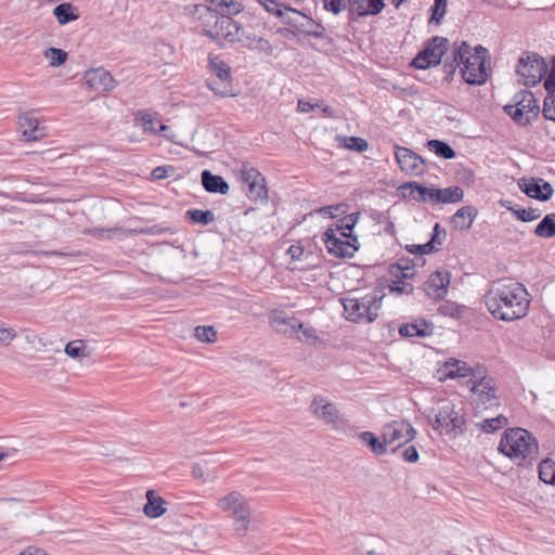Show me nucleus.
Segmentation results:
<instances>
[{
  "instance_id": "f257e3e1",
  "label": "nucleus",
  "mask_w": 555,
  "mask_h": 555,
  "mask_svg": "<svg viewBox=\"0 0 555 555\" xmlns=\"http://www.w3.org/2000/svg\"><path fill=\"white\" fill-rule=\"evenodd\" d=\"M485 304L495 319L511 322L527 315L530 295L521 283L501 280L487 292Z\"/></svg>"
},
{
  "instance_id": "f03ea898",
  "label": "nucleus",
  "mask_w": 555,
  "mask_h": 555,
  "mask_svg": "<svg viewBox=\"0 0 555 555\" xmlns=\"http://www.w3.org/2000/svg\"><path fill=\"white\" fill-rule=\"evenodd\" d=\"M453 60L461 66V75L468 85H483L490 73V55L486 48L478 44L474 49L465 42L453 43Z\"/></svg>"
},
{
  "instance_id": "7ed1b4c3",
  "label": "nucleus",
  "mask_w": 555,
  "mask_h": 555,
  "mask_svg": "<svg viewBox=\"0 0 555 555\" xmlns=\"http://www.w3.org/2000/svg\"><path fill=\"white\" fill-rule=\"evenodd\" d=\"M498 450L517 465L522 466L530 465L539 455L537 439L520 427L506 429L501 437Z\"/></svg>"
},
{
  "instance_id": "20e7f679",
  "label": "nucleus",
  "mask_w": 555,
  "mask_h": 555,
  "mask_svg": "<svg viewBox=\"0 0 555 555\" xmlns=\"http://www.w3.org/2000/svg\"><path fill=\"white\" fill-rule=\"evenodd\" d=\"M383 296L369 293L362 297H345L341 299L346 318L356 323H372L378 317Z\"/></svg>"
},
{
  "instance_id": "39448f33",
  "label": "nucleus",
  "mask_w": 555,
  "mask_h": 555,
  "mask_svg": "<svg viewBox=\"0 0 555 555\" xmlns=\"http://www.w3.org/2000/svg\"><path fill=\"white\" fill-rule=\"evenodd\" d=\"M505 113L519 126H526L539 115V105L531 91L522 90L513 98V103L504 106Z\"/></svg>"
},
{
  "instance_id": "423d86ee",
  "label": "nucleus",
  "mask_w": 555,
  "mask_h": 555,
  "mask_svg": "<svg viewBox=\"0 0 555 555\" xmlns=\"http://www.w3.org/2000/svg\"><path fill=\"white\" fill-rule=\"evenodd\" d=\"M218 507L223 512H230L234 518V530L242 537L245 535L250 520V509L241 493L233 491L221 498Z\"/></svg>"
},
{
  "instance_id": "0eeeda50",
  "label": "nucleus",
  "mask_w": 555,
  "mask_h": 555,
  "mask_svg": "<svg viewBox=\"0 0 555 555\" xmlns=\"http://www.w3.org/2000/svg\"><path fill=\"white\" fill-rule=\"evenodd\" d=\"M547 64L543 57L537 53H524L516 67L517 75L521 78L522 83L527 87L538 85L545 76Z\"/></svg>"
},
{
  "instance_id": "6e6552de",
  "label": "nucleus",
  "mask_w": 555,
  "mask_h": 555,
  "mask_svg": "<svg viewBox=\"0 0 555 555\" xmlns=\"http://www.w3.org/2000/svg\"><path fill=\"white\" fill-rule=\"evenodd\" d=\"M433 428L440 433L446 434L452 438L457 437L465 430V418L455 410L451 403L442 405L435 416Z\"/></svg>"
},
{
  "instance_id": "1a4fd4ad",
  "label": "nucleus",
  "mask_w": 555,
  "mask_h": 555,
  "mask_svg": "<svg viewBox=\"0 0 555 555\" xmlns=\"http://www.w3.org/2000/svg\"><path fill=\"white\" fill-rule=\"evenodd\" d=\"M449 41L447 38L435 36L413 59L412 66L418 69H426L440 64L442 56L448 51Z\"/></svg>"
},
{
  "instance_id": "9d476101",
  "label": "nucleus",
  "mask_w": 555,
  "mask_h": 555,
  "mask_svg": "<svg viewBox=\"0 0 555 555\" xmlns=\"http://www.w3.org/2000/svg\"><path fill=\"white\" fill-rule=\"evenodd\" d=\"M285 10L286 13L282 22L295 31L318 39L324 37L325 28L321 23L291 7L285 8Z\"/></svg>"
},
{
  "instance_id": "9b49d317",
  "label": "nucleus",
  "mask_w": 555,
  "mask_h": 555,
  "mask_svg": "<svg viewBox=\"0 0 555 555\" xmlns=\"http://www.w3.org/2000/svg\"><path fill=\"white\" fill-rule=\"evenodd\" d=\"M322 240L327 253L336 258H351L359 249L358 237L352 240L340 237L336 235V230L333 228H328L323 233Z\"/></svg>"
},
{
  "instance_id": "f8f14e48",
  "label": "nucleus",
  "mask_w": 555,
  "mask_h": 555,
  "mask_svg": "<svg viewBox=\"0 0 555 555\" xmlns=\"http://www.w3.org/2000/svg\"><path fill=\"white\" fill-rule=\"evenodd\" d=\"M415 434V429L406 422H392L383 429V438L387 448L391 447V452L411 441Z\"/></svg>"
},
{
  "instance_id": "ddd939ff",
  "label": "nucleus",
  "mask_w": 555,
  "mask_h": 555,
  "mask_svg": "<svg viewBox=\"0 0 555 555\" xmlns=\"http://www.w3.org/2000/svg\"><path fill=\"white\" fill-rule=\"evenodd\" d=\"M479 370L477 378L472 383V391L476 395V402L485 409L498 406L499 400L495 396L494 383L491 378L486 377L485 369Z\"/></svg>"
},
{
  "instance_id": "4468645a",
  "label": "nucleus",
  "mask_w": 555,
  "mask_h": 555,
  "mask_svg": "<svg viewBox=\"0 0 555 555\" xmlns=\"http://www.w3.org/2000/svg\"><path fill=\"white\" fill-rule=\"evenodd\" d=\"M311 413L325 424L332 425L334 428L343 427L346 421L340 415L334 403L322 396H315L310 404Z\"/></svg>"
},
{
  "instance_id": "2eb2a0df",
  "label": "nucleus",
  "mask_w": 555,
  "mask_h": 555,
  "mask_svg": "<svg viewBox=\"0 0 555 555\" xmlns=\"http://www.w3.org/2000/svg\"><path fill=\"white\" fill-rule=\"evenodd\" d=\"M240 24L228 15L221 14L219 21H216V26L212 28H205L204 35L216 42L225 40L230 43H235V40H240Z\"/></svg>"
},
{
  "instance_id": "dca6fc26",
  "label": "nucleus",
  "mask_w": 555,
  "mask_h": 555,
  "mask_svg": "<svg viewBox=\"0 0 555 555\" xmlns=\"http://www.w3.org/2000/svg\"><path fill=\"white\" fill-rule=\"evenodd\" d=\"M395 156L401 169L410 176H421L424 172V159L412 150L396 145Z\"/></svg>"
},
{
  "instance_id": "f3484780",
  "label": "nucleus",
  "mask_w": 555,
  "mask_h": 555,
  "mask_svg": "<svg viewBox=\"0 0 555 555\" xmlns=\"http://www.w3.org/2000/svg\"><path fill=\"white\" fill-rule=\"evenodd\" d=\"M134 125L141 127L144 133L158 134L172 140V137L167 133L169 127L162 122L159 115L150 109H141L135 114Z\"/></svg>"
},
{
  "instance_id": "a211bd4d",
  "label": "nucleus",
  "mask_w": 555,
  "mask_h": 555,
  "mask_svg": "<svg viewBox=\"0 0 555 555\" xmlns=\"http://www.w3.org/2000/svg\"><path fill=\"white\" fill-rule=\"evenodd\" d=\"M18 127L23 139L27 142L39 141L47 135V128L31 111L18 116Z\"/></svg>"
},
{
  "instance_id": "6ab92c4d",
  "label": "nucleus",
  "mask_w": 555,
  "mask_h": 555,
  "mask_svg": "<svg viewBox=\"0 0 555 555\" xmlns=\"http://www.w3.org/2000/svg\"><path fill=\"white\" fill-rule=\"evenodd\" d=\"M451 275L447 270L433 272L424 283V292L433 299H443L448 294Z\"/></svg>"
},
{
  "instance_id": "aec40b11",
  "label": "nucleus",
  "mask_w": 555,
  "mask_h": 555,
  "mask_svg": "<svg viewBox=\"0 0 555 555\" xmlns=\"http://www.w3.org/2000/svg\"><path fill=\"white\" fill-rule=\"evenodd\" d=\"M518 185L527 196L542 202L550 199L554 192L552 185L543 179L524 178Z\"/></svg>"
},
{
  "instance_id": "412c9836",
  "label": "nucleus",
  "mask_w": 555,
  "mask_h": 555,
  "mask_svg": "<svg viewBox=\"0 0 555 555\" xmlns=\"http://www.w3.org/2000/svg\"><path fill=\"white\" fill-rule=\"evenodd\" d=\"M85 78L87 85L99 92L112 91L117 87V81L111 73L101 67L88 70Z\"/></svg>"
},
{
  "instance_id": "4be33fe9",
  "label": "nucleus",
  "mask_w": 555,
  "mask_h": 555,
  "mask_svg": "<svg viewBox=\"0 0 555 555\" xmlns=\"http://www.w3.org/2000/svg\"><path fill=\"white\" fill-rule=\"evenodd\" d=\"M482 366L470 367L465 362L451 359L447 361L443 365L442 373L444 378H455V377H470L469 382L473 383L475 378H477L478 373Z\"/></svg>"
},
{
  "instance_id": "5701e85b",
  "label": "nucleus",
  "mask_w": 555,
  "mask_h": 555,
  "mask_svg": "<svg viewBox=\"0 0 555 555\" xmlns=\"http://www.w3.org/2000/svg\"><path fill=\"white\" fill-rule=\"evenodd\" d=\"M399 334L406 338H426L434 334V325L423 318L415 319L399 327Z\"/></svg>"
},
{
  "instance_id": "b1692460",
  "label": "nucleus",
  "mask_w": 555,
  "mask_h": 555,
  "mask_svg": "<svg viewBox=\"0 0 555 555\" xmlns=\"http://www.w3.org/2000/svg\"><path fill=\"white\" fill-rule=\"evenodd\" d=\"M477 209L473 206L461 207L451 218V225L455 230L466 231L472 228L477 217Z\"/></svg>"
},
{
  "instance_id": "393cba45",
  "label": "nucleus",
  "mask_w": 555,
  "mask_h": 555,
  "mask_svg": "<svg viewBox=\"0 0 555 555\" xmlns=\"http://www.w3.org/2000/svg\"><path fill=\"white\" fill-rule=\"evenodd\" d=\"M202 184L209 193L227 194L229 184L221 176L212 175L209 170H204L201 175Z\"/></svg>"
},
{
  "instance_id": "a878e982",
  "label": "nucleus",
  "mask_w": 555,
  "mask_h": 555,
  "mask_svg": "<svg viewBox=\"0 0 555 555\" xmlns=\"http://www.w3.org/2000/svg\"><path fill=\"white\" fill-rule=\"evenodd\" d=\"M147 502L144 505L143 512L150 518H157L164 515L167 511L166 502L162 496L155 495L153 490L146 492Z\"/></svg>"
},
{
  "instance_id": "bb28decb",
  "label": "nucleus",
  "mask_w": 555,
  "mask_h": 555,
  "mask_svg": "<svg viewBox=\"0 0 555 555\" xmlns=\"http://www.w3.org/2000/svg\"><path fill=\"white\" fill-rule=\"evenodd\" d=\"M208 67L210 72L222 82L231 80L230 66L218 55H209Z\"/></svg>"
},
{
  "instance_id": "cd10ccee",
  "label": "nucleus",
  "mask_w": 555,
  "mask_h": 555,
  "mask_svg": "<svg viewBox=\"0 0 555 555\" xmlns=\"http://www.w3.org/2000/svg\"><path fill=\"white\" fill-rule=\"evenodd\" d=\"M390 274L395 279H412L416 274L415 263L409 258H400L390 267Z\"/></svg>"
},
{
  "instance_id": "c85d7f7f",
  "label": "nucleus",
  "mask_w": 555,
  "mask_h": 555,
  "mask_svg": "<svg viewBox=\"0 0 555 555\" xmlns=\"http://www.w3.org/2000/svg\"><path fill=\"white\" fill-rule=\"evenodd\" d=\"M357 221L358 215L350 214L337 220L331 228L336 230V235L339 234L340 237L352 240V237H357L356 235H352V230Z\"/></svg>"
},
{
  "instance_id": "c756f323",
  "label": "nucleus",
  "mask_w": 555,
  "mask_h": 555,
  "mask_svg": "<svg viewBox=\"0 0 555 555\" xmlns=\"http://www.w3.org/2000/svg\"><path fill=\"white\" fill-rule=\"evenodd\" d=\"M53 15L60 25H65L79 18L77 8L70 2H64L56 5L53 9Z\"/></svg>"
},
{
  "instance_id": "7c9ffc66",
  "label": "nucleus",
  "mask_w": 555,
  "mask_h": 555,
  "mask_svg": "<svg viewBox=\"0 0 555 555\" xmlns=\"http://www.w3.org/2000/svg\"><path fill=\"white\" fill-rule=\"evenodd\" d=\"M436 204H454L464 197V191L460 186H451L446 189H437L435 191Z\"/></svg>"
},
{
  "instance_id": "2f4dec72",
  "label": "nucleus",
  "mask_w": 555,
  "mask_h": 555,
  "mask_svg": "<svg viewBox=\"0 0 555 555\" xmlns=\"http://www.w3.org/2000/svg\"><path fill=\"white\" fill-rule=\"evenodd\" d=\"M246 194L250 201L266 202L268 199L267 181L263 176L247 185Z\"/></svg>"
},
{
  "instance_id": "473e14b6",
  "label": "nucleus",
  "mask_w": 555,
  "mask_h": 555,
  "mask_svg": "<svg viewBox=\"0 0 555 555\" xmlns=\"http://www.w3.org/2000/svg\"><path fill=\"white\" fill-rule=\"evenodd\" d=\"M359 438L361 439L362 443L370 448V450L375 455H383L386 454L388 451V448L385 443L384 438L380 440L378 437H376L371 431H362L359 435Z\"/></svg>"
},
{
  "instance_id": "72a5a7b5",
  "label": "nucleus",
  "mask_w": 555,
  "mask_h": 555,
  "mask_svg": "<svg viewBox=\"0 0 555 555\" xmlns=\"http://www.w3.org/2000/svg\"><path fill=\"white\" fill-rule=\"evenodd\" d=\"M402 189H411L413 191H416L418 196L414 197V199H416L417 202L436 204V188L424 186L418 182H408L404 185H402Z\"/></svg>"
},
{
  "instance_id": "f704fd0d",
  "label": "nucleus",
  "mask_w": 555,
  "mask_h": 555,
  "mask_svg": "<svg viewBox=\"0 0 555 555\" xmlns=\"http://www.w3.org/2000/svg\"><path fill=\"white\" fill-rule=\"evenodd\" d=\"M502 206L511 211L518 220L522 222H530L537 220L541 216V210L538 208H515L512 203L506 201L502 202Z\"/></svg>"
},
{
  "instance_id": "c9c22d12",
  "label": "nucleus",
  "mask_w": 555,
  "mask_h": 555,
  "mask_svg": "<svg viewBox=\"0 0 555 555\" xmlns=\"http://www.w3.org/2000/svg\"><path fill=\"white\" fill-rule=\"evenodd\" d=\"M534 234L543 238L555 236V214L546 215L535 227Z\"/></svg>"
},
{
  "instance_id": "e433bc0d",
  "label": "nucleus",
  "mask_w": 555,
  "mask_h": 555,
  "mask_svg": "<svg viewBox=\"0 0 555 555\" xmlns=\"http://www.w3.org/2000/svg\"><path fill=\"white\" fill-rule=\"evenodd\" d=\"M196 11L198 12V20L201 21V25L203 26V30L205 28H212L216 26V21H219L221 14L218 11L212 10L211 8L205 5H197Z\"/></svg>"
},
{
  "instance_id": "4c0bfd02",
  "label": "nucleus",
  "mask_w": 555,
  "mask_h": 555,
  "mask_svg": "<svg viewBox=\"0 0 555 555\" xmlns=\"http://www.w3.org/2000/svg\"><path fill=\"white\" fill-rule=\"evenodd\" d=\"M427 147L443 159H452L456 155L455 151L444 141L436 139L429 140L427 141Z\"/></svg>"
},
{
  "instance_id": "58836bf2",
  "label": "nucleus",
  "mask_w": 555,
  "mask_h": 555,
  "mask_svg": "<svg viewBox=\"0 0 555 555\" xmlns=\"http://www.w3.org/2000/svg\"><path fill=\"white\" fill-rule=\"evenodd\" d=\"M539 478L548 485H555V461L545 459L539 464Z\"/></svg>"
},
{
  "instance_id": "ea45409f",
  "label": "nucleus",
  "mask_w": 555,
  "mask_h": 555,
  "mask_svg": "<svg viewBox=\"0 0 555 555\" xmlns=\"http://www.w3.org/2000/svg\"><path fill=\"white\" fill-rule=\"evenodd\" d=\"M508 424L507 417L498 415L496 417L486 418L478 423L477 426L487 434H493Z\"/></svg>"
},
{
  "instance_id": "a19ab883",
  "label": "nucleus",
  "mask_w": 555,
  "mask_h": 555,
  "mask_svg": "<svg viewBox=\"0 0 555 555\" xmlns=\"http://www.w3.org/2000/svg\"><path fill=\"white\" fill-rule=\"evenodd\" d=\"M185 217L193 223L207 225L215 220V214L211 210L189 209L185 211Z\"/></svg>"
},
{
  "instance_id": "79ce46f5",
  "label": "nucleus",
  "mask_w": 555,
  "mask_h": 555,
  "mask_svg": "<svg viewBox=\"0 0 555 555\" xmlns=\"http://www.w3.org/2000/svg\"><path fill=\"white\" fill-rule=\"evenodd\" d=\"M464 310V306L447 300L438 307L437 311L440 315L460 319L462 318Z\"/></svg>"
},
{
  "instance_id": "37998d69",
  "label": "nucleus",
  "mask_w": 555,
  "mask_h": 555,
  "mask_svg": "<svg viewBox=\"0 0 555 555\" xmlns=\"http://www.w3.org/2000/svg\"><path fill=\"white\" fill-rule=\"evenodd\" d=\"M241 180L244 184L248 185L255 180H259L263 176L258 169L248 163H243L240 169Z\"/></svg>"
},
{
  "instance_id": "c03bdc74",
  "label": "nucleus",
  "mask_w": 555,
  "mask_h": 555,
  "mask_svg": "<svg viewBox=\"0 0 555 555\" xmlns=\"http://www.w3.org/2000/svg\"><path fill=\"white\" fill-rule=\"evenodd\" d=\"M44 55L49 60V64L54 67L64 64L68 56L66 51L57 48L47 49Z\"/></svg>"
},
{
  "instance_id": "a18cd8bd",
  "label": "nucleus",
  "mask_w": 555,
  "mask_h": 555,
  "mask_svg": "<svg viewBox=\"0 0 555 555\" xmlns=\"http://www.w3.org/2000/svg\"><path fill=\"white\" fill-rule=\"evenodd\" d=\"M259 4H261L267 12L281 17L282 21L284 20L286 10V5L278 2L276 0H256Z\"/></svg>"
},
{
  "instance_id": "49530a36",
  "label": "nucleus",
  "mask_w": 555,
  "mask_h": 555,
  "mask_svg": "<svg viewBox=\"0 0 555 555\" xmlns=\"http://www.w3.org/2000/svg\"><path fill=\"white\" fill-rule=\"evenodd\" d=\"M348 13H349L350 21H356L357 17H363L366 15H377L378 14V13H373V11L371 9L370 0H367V2H365L364 4L362 3L360 5L348 7Z\"/></svg>"
},
{
  "instance_id": "de8ad7c7",
  "label": "nucleus",
  "mask_w": 555,
  "mask_h": 555,
  "mask_svg": "<svg viewBox=\"0 0 555 555\" xmlns=\"http://www.w3.org/2000/svg\"><path fill=\"white\" fill-rule=\"evenodd\" d=\"M194 336L203 343H212L216 339L217 332L212 326L198 325L194 330Z\"/></svg>"
},
{
  "instance_id": "09e8293b",
  "label": "nucleus",
  "mask_w": 555,
  "mask_h": 555,
  "mask_svg": "<svg viewBox=\"0 0 555 555\" xmlns=\"http://www.w3.org/2000/svg\"><path fill=\"white\" fill-rule=\"evenodd\" d=\"M344 146L350 151L364 152L367 150L369 144L366 140L360 137H345Z\"/></svg>"
},
{
  "instance_id": "8fccbe9b",
  "label": "nucleus",
  "mask_w": 555,
  "mask_h": 555,
  "mask_svg": "<svg viewBox=\"0 0 555 555\" xmlns=\"http://www.w3.org/2000/svg\"><path fill=\"white\" fill-rule=\"evenodd\" d=\"M406 279H395L391 280L390 292L397 294H411L413 292V285L405 281Z\"/></svg>"
},
{
  "instance_id": "3c124183",
  "label": "nucleus",
  "mask_w": 555,
  "mask_h": 555,
  "mask_svg": "<svg viewBox=\"0 0 555 555\" xmlns=\"http://www.w3.org/2000/svg\"><path fill=\"white\" fill-rule=\"evenodd\" d=\"M434 242H435V237H433L429 242H427L425 244L406 245L405 248L410 254L423 256V255L430 254L434 250Z\"/></svg>"
},
{
  "instance_id": "603ef678",
  "label": "nucleus",
  "mask_w": 555,
  "mask_h": 555,
  "mask_svg": "<svg viewBox=\"0 0 555 555\" xmlns=\"http://www.w3.org/2000/svg\"><path fill=\"white\" fill-rule=\"evenodd\" d=\"M323 9L334 15L340 14L346 9V0H321Z\"/></svg>"
},
{
  "instance_id": "864d4df0",
  "label": "nucleus",
  "mask_w": 555,
  "mask_h": 555,
  "mask_svg": "<svg viewBox=\"0 0 555 555\" xmlns=\"http://www.w3.org/2000/svg\"><path fill=\"white\" fill-rule=\"evenodd\" d=\"M85 345L82 340L70 341L65 346V353L70 358H79L83 356Z\"/></svg>"
},
{
  "instance_id": "5fc2aeb1",
  "label": "nucleus",
  "mask_w": 555,
  "mask_h": 555,
  "mask_svg": "<svg viewBox=\"0 0 555 555\" xmlns=\"http://www.w3.org/2000/svg\"><path fill=\"white\" fill-rule=\"evenodd\" d=\"M259 39L254 34L246 33L242 27L240 28V40H235V42L241 43L243 47L253 50L256 44V40Z\"/></svg>"
},
{
  "instance_id": "6e6d98bb",
  "label": "nucleus",
  "mask_w": 555,
  "mask_h": 555,
  "mask_svg": "<svg viewBox=\"0 0 555 555\" xmlns=\"http://www.w3.org/2000/svg\"><path fill=\"white\" fill-rule=\"evenodd\" d=\"M253 51H257L259 53H262L264 55H272L273 54V47L269 42V40L259 37V39L256 40V44L254 46Z\"/></svg>"
},
{
  "instance_id": "4d7b16f0",
  "label": "nucleus",
  "mask_w": 555,
  "mask_h": 555,
  "mask_svg": "<svg viewBox=\"0 0 555 555\" xmlns=\"http://www.w3.org/2000/svg\"><path fill=\"white\" fill-rule=\"evenodd\" d=\"M271 324L274 325L276 328L281 330V325H289L292 328H296V320L295 319H285L281 317L280 314H273L271 317Z\"/></svg>"
},
{
  "instance_id": "13d9d810",
  "label": "nucleus",
  "mask_w": 555,
  "mask_h": 555,
  "mask_svg": "<svg viewBox=\"0 0 555 555\" xmlns=\"http://www.w3.org/2000/svg\"><path fill=\"white\" fill-rule=\"evenodd\" d=\"M544 88L547 92L555 90V57L552 61L551 70L544 80Z\"/></svg>"
},
{
  "instance_id": "bf43d9fd",
  "label": "nucleus",
  "mask_w": 555,
  "mask_h": 555,
  "mask_svg": "<svg viewBox=\"0 0 555 555\" xmlns=\"http://www.w3.org/2000/svg\"><path fill=\"white\" fill-rule=\"evenodd\" d=\"M287 255L292 260H302L306 256V253L300 245H291L287 249Z\"/></svg>"
},
{
  "instance_id": "052dcab7",
  "label": "nucleus",
  "mask_w": 555,
  "mask_h": 555,
  "mask_svg": "<svg viewBox=\"0 0 555 555\" xmlns=\"http://www.w3.org/2000/svg\"><path fill=\"white\" fill-rule=\"evenodd\" d=\"M446 7H447V1L443 2V4L438 5L437 0H435L434 5L431 8V10H433L431 20L439 23L446 13Z\"/></svg>"
},
{
  "instance_id": "680f3d73",
  "label": "nucleus",
  "mask_w": 555,
  "mask_h": 555,
  "mask_svg": "<svg viewBox=\"0 0 555 555\" xmlns=\"http://www.w3.org/2000/svg\"><path fill=\"white\" fill-rule=\"evenodd\" d=\"M339 206H334V205H331V206H324V207H321L319 209L315 210V212L318 215H321V216H324V217H328V218H335L336 217V212L339 210Z\"/></svg>"
},
{
  "instance_id": "e2e57ef3",
  "label": "nucleus",
  "mask_w": 555,
  "mask_h": 555,
  "mask_svg": "<svg viewBox=\"0 0 555 555\" xmlns=\"http://www.w3.org/2000/svg\"><path fill=\"white\" fill-rule=\"evenodd\" d=\"M403 459L409 463H415L418 461V452L415 447H408L402 454Z\"/></svg>"
},
{
  "instance_id": "0e129e2a",
  "label": "nucleus",
  "mask_w": 555,
  "mask_h": 555,
  "mask_svg": "<svg viewBox=\"0 0 555 555\" xmlns=\"http://www.w3.org/2000/svg\"><path fill=\"white\" fill-rule=\"evenodd\" d=\"M242 11V5L241 3L236 2V1H233V0H227V4H225V8H224V13L225 14H238L240 12Z\"/></svg>"
},
{
  "instance_id": "69168bd1",
  "label": "nucleus",
  "mask_w": 555,
  "mask_h": 555,
  "mask_svg": "<svg viewBox=\"0 0 555 555\" xmlns=\"http://www.w3.org/2000/svg\"><path fill=\"white\" fill-rule=\"evenodd\" d=\"M169 170H171V167L158 166L153 169L152 177L155 180H163L168 177Z\"/></svg>"
},
{
  "instance_id": "338daca9",
  "label": "nucleus",
  "mask_w": 555,
  "mask_h": 555,
  "mask_svg": "<svg viewBox=\"0 0 555 555\" xmlns=\"http://www.w3.org/2000/svg\"><path fill=\"white\" fill-rule=\"evenodd\" d=\"M315 107H320V104L319 103L312 104L310 102H306L302 100H299L298 104H297V109L300 113H309V112L313 111Z\"/></svg>"
},
{
  "instance_id": "774afa93",
  "label": "nucleus",
  "mask_w": 555,
  "mask_h": 555,
  "mask_svg": "<svg viewBox=\"0 0 555 555\" xmlns=\"http://www.w3.org/2000/svg\"><path fill=\"white\" fill-rule=\"evenodd\" d=\"M16 337V333L11 327H0V339L13 340Z\"/></svg>"
}]
</instances>
